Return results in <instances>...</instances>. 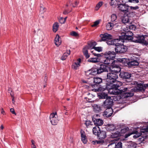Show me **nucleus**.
Listing matches in <instances>:
<instances>
[{"label": "nucleus", "instance_id": "22", "mask_svg": "<svg viewBox=\"0 0 148 148\" xmlns=\"http://www.w3.org/2000/svg\"><path fill=\"white\" fill-rule=\"evenodd\" d=\"M81 134V139L83 143L84 144L86 143L87 140L85 135V132L82 130H81L80 131Z\"/></svg>", "mask_w": 148, "mask_h": 148}, {"label": "nucleus", "instance_id": "58", "mask_svg": "<svg viewBox=\"0 0 148 148\" xmlns=\"http://www.w3.org/2000/svg\"><path fill=\"white\" fill-rule=\"evenodd\" d=\"M31 142L32 143V145H35V142L33 140H31Z\"/></svg>", "mask_w": 148, "mask_h": 148}, {"label": "nucleus", "instance_id": "59", "mask_svg": "<svg viewBox=\"0 0 148 148\" xmlns=\"http://www.w3.org/2000/svg\"><path fill=\"white\" fill-rule=\"evenodd\" d=\"M31 147L32 148H36L35 145H32Z\"/></svg>", "mask_w": 148, "mask_h": 148}, {"label": "nucleus", "instance_id": "47", "mask_svg": "<svg viewBox=\"0 0 148 148\" xmlns=\"http://www.w3.org/2000/svg\"><path fill=\"white\" fill-rule=\"evenodd\" d=\"M59 22L61 23H64L65 22V20L64 19V18L63 17H60L58 19Z\"/></svg>", "mask_w": 148, "mask_h": 148}, {"label": "nucleus", "instance_id": "57", "mask_svg": "<svg viewBox=\"0 0 148 148\" xmlns=\"http://www.w3.org/2000/svg\"><path fill=\"white\" fill-rule=\"evenodd\" d=\"M123 0H117L120 3H123L124 1Z\"/></svg>", "mask_w": 148, "mask_h": 148}, {"label": "nucleus", "instance_id": "12", "mask_svg": "<svg viewBox=\"0 0 148 148\" xmlns=\"http://www.w3.org/2000/svg\"><path fill=\"white\" fill-rule=\"evenodd\" d=\"M50 120L52 125H56L57 124L58 119L56 112L53 113L51 114L50 116Z\"/></svg>", "mask_w": 148, "mask_h": 148}, {"label": "nucleus", "instance_id": "23", "mask_svg": "<svg viewBox=\"0 0 148 148\" xmlns=\"http://www.w3.org/2000/svg\"><path fill=\"white\" fill-rule=\"evenodd\" d=\"M119 38L118 39H114L113 40H112V39H109V40H107V44L109 45H113L116 46V45L117 43L119 42Z\"/></svg>", "mask_w": 148, "mask_h": 148}, {"label": "nucleus", "instance_id": "56", "mask_svg": "<svg viewBox=\"0 0 148 148\" xmlns=\"http://www.w3.org/2000/svg\"><path fill=\"white\" fill-rule=\"evenodd\" d=\"M1 113L2 114H4V113H5V111L3 109V108H1Z\"/></svg>", "mask_w": 148, "mask_h": 148}, {"label": "nucleus", "instance_id": "61", "mask_svg": "<svg viewBox=\"0 0 148 148\" xmlns=\"http://www.w3.org/2000/svg\"><path fill=\"white\" fill-rule=\"evenodd\" d=\"M110 5L111 6H112L114 5H115L114 3H113V2H112V1H111V2H110Z\"/></svg>", "mask_w": 148, "mask_h": 148}, {"label": "nucleus", "instance_id": "40", "mask_svg": "<svg viewBox=\"0 0 148 148\" xmlns=\"http://www.w3.org/2000/svg\"><path fill=\"white\" fill-rule=\"evenodd\" d=\"M117 18V16L115 14H113L112 15L111 19V21L112 22H116V21Z\"/></svg>", "mask_w": 148, "mask_h": 148}, {"label": "nucleus", "instance_id": "2", "mask_svg": "<svg viewBox=\"0 0 148 148\" xmlns=\"http://www.w3.org/2000/svg\"><path fill=\"white\" fill-rule=\"evenodd\" d=\"M97 44L96 42L95 41L90 42L88 43L87 45L83 49V53L86 58H88L90 57V55L88 53V49H90V52L95 56L98 57H101L102 56L101 54L95 53L94 51L93 50Z\"/></svg>", "mask_w": 148, "mask_h": 148}, {"label": "nucleus", "instance_id": "62", "mask_svg": "<svg viewBox=\"0 0 148 148\" xmlns=\"http://www.w3.org/2000/svg\"><path fill=\"white\" fill-rule=\"evenodd\" d=\"M67 13H68L66 11H64L63 12V13L64 14H66Z\"/></svg>", "mask_w": 148, "mask_h": 148}, {"label": "nucleus", "instance_id": "64", "mask_svg": "<svg viewBox=\"0 0 148 148\" xmlns=\"http://www.w3.org/2000/svg\"><path fill=\"white\" fill-rule=\"evenodd\" d=\"M11 91L12 92V90H11V88H9V91Z\"/></svg>", "mask_w": 148, "mask_h": 148}, {"label": "nucleus", "instance_id": "37", "mask_svg": "<svg viewBox=\"0 0 148 148\" xmlns=\"http://www.w3.org/2000/svg\"><path fill=\"white\" fill-rule=\"evenodd\" d=\"M70 53V50L68 51L67 52L64 53L62 56L61 59L62 60H65Z\"/></svg>", "mask_w": 148, "mask_h": 148}, {"label": "nucleus", "instance_id": "16", "mask_svg": "<svg viewBox=\"0 0 148 148\" xmlns=\"http://www.w3.org/2000/svg\"><path fill=\"white\" fill-rule=\"evenodd\" d=\"M131 73L127 72H121L119 74V76L124 79H129L131 77Z\"/></svg>", "mask_w": 148, "mask_h": 148}, {"label": "nucleus", "instance_id": "3", "mask_svg": "<svg viewBox=\"0 0 148 148\" xmlns=\"http://www.w3.org/2000/svg\"><path fill=\"white\" fill-rule=\"evenodd\" d=\"M105 58L101 62L105 64H109L111 66L114 63L116 62V60H114L116 56V53L113 51H109L105 52L104 54Z\"/></svg>", "mask_w": 148, "mask_h": 148}, {"label": "nucleus", "instance_id": "55", "mask_svg": "<svg viewBox=\"0 0 148 148\" xmlns=\"http://www.w3.org/2000/svg\"><path fill=\"white\" fill-rule=\"evenodd\" d=\"M10 95H11L12 97V103H14V102H15L14 100V97L13 96V95H12V93H10Z\"/></svg>", "mask_w": 148, "mask_h": 148}, {"label": "nucleus", "instance_id": "33", "mask_svg": "<svg viewBox=\"0 0 148 148\" xmlns=\"http://www.w3.org/2000/svg\"><path fill=\"white\" fill-rule=\"evenodd\" d=\"M138 64L137 61L134 60L129 62L127 64L129 66L131 67L133 66H137L138 65Z\"/></svg>", "mask_w": 148, "mask_h": 148}, {"label": "nucleus", "instance_id": "28", "mask_svg": "<svg viewBox=\"0 0 148 148\" xmlns=\"http://www.w3.org/2000/svg\"><path fill=\"white\" fill-rule=\"evenodd\" d=\"M61 38L58 35H57L54 40V42L56 45L57 46L60 45L61 43Z\"/></svg>", "mask_w": 148, "mask_h": 148}, {"label": "nucleus", "instance_id": "17", "mask_svg": "<svg viewBox=\"0 0 148 148\" xmlns=\"http://www.w3.org/2000/svg\"><path fill=\"white\" fill-rule=\"evenodd\" d=\"M106 108L107 109L106 110L103 114V116L104 117H109L112 115L113 111L111 108Z\"/></svg>", "mask_w": 148, "mask_h": 148}, {"label": "nucleus", "instance_id": "52", "mask_svg": "<svg viewBox=\"0 0 148 148\" xmlns=\"http://www.w3.org/2000/svg\"><path fill=\"white\" fill-rule=\"evenodd\" d=\"M90 121H86L85 124L87 127H88L90 124Z\"/></svg>", "mask_w": 148, "mask_h": 148}, {"label": "nucleus", "instance_id": "42", "mask_svg": "<svg viewBox=\"0 0 148 148\" xmlns=\"http://www.w3.org/2000/svg\"><path fill=\"white\" fill-rule=\"evenodd\" d=\"M126 29H128V30L130 31L131 30H135L136 29V27L134 25H132L130 26H128L126 27Z\"/></svg>", "mask_w": 148, "mask_h": 148}, {"label": "nucleus", "instance_id": "26", "mask_svg": "<svg viewBox=\"0 0 148 148\" xmlns=\"http://www.w3.org/2000/svg\"><path fill=\"white\" fill-rule=\"evenodd\" d=\"M106 129L109 131H113L116 129V126L113 124H108L106 126Z\"/></svg>", "mask_w": 148, "mask_h": 148}, {"label": "nucleus", "instance_id": "48", "mask_svg": "<svg viewBox=\"0 0 148 148\" xmlns=\"http://www.w3.org/2000/svg\"><path fill=\"white\" fill-rule=\"evenodd\" d=\"M99 23V21H97L94 22V24L91 25L92 27H95Z\"/></svg>", "mask_w": 148, "mask_h": 148}, {"label": "nucleus", "instance_id": "8", "mask_svg": "<svg viewBox=\"0 0 148 148\" xmlns=\"http://www.w3.org/2000/svg\"><path fill=\"white\" fill-rule=\"evenodd\" d=\"M148 132V127L147 126L145 128L141 129L140 130V132H138L137 131H136L135 132H131L126 134L125 135V138H126L128 136H130V135L133 134H135L133 136V137L135 138H136L139 137L141 136V133H144L145 132Z\"/></svg>", "mask_w": 148, "mask_h": 148}, {"label": "nucleus", "instance_id": "7", "mask_svg": "<svg viewBox=\"0 0 148 148\" xmlns=\"http://www.w3.org/2000/svg\"><path fill=\"white\" fill-rule=\"evenodd\" d=\"M115 51L117 53H122L125 52L127 50V47L123 44L118 42L116 45Z\"/></svg>", "mask_w": 148, "mask_h": 148}, {"label": "nucleus", "instance_id": "63", "mask_svg": "<svg viewBox=\"0 0 148 148\" xmlns=\"http://www.w3.org/2000/svg\"><path fill=\"white\" fill-rule=\"evenodd\" d=\"M67 18V17H65L64 18V20H65V21H66V20Z\"/></svg>", "mask_w": 148, "mask_h": 148}, {"label": "nucleus", "instance_id": "5", "mask_svg": "<svg viewBox=\"0 0 148 148\" xmlns=\"http://www.w3.org/2000/svg\"><path fill=\"white\" fill-rule=\"evenodd\" d=\"M126 61L125 58H118L117 59L116 63H114L111 65L112 69L111 71L113 73L117 74L119 72L121 71V69L119 66L118 64V62H121L123 63Z\"/></svg>", "mask_w": 148, "mask_h": 148}, {"label": "nucleus", "instance_id": "27", "mask_svg": "<svg viewBox=\"0 0 148 148\" xmlns=\"http://www.w3.org/2000/svg\"><path fill=\"white\" fill-rule=\"evenodd\" d=\"M34 33L37 34L40 38L43 39V37L44 36V34L42 30L40 29H38L37 31L35 30Z\"/></svg>", "mask_w": 148, "mask_h": 148}, {"label": "nucleus", "instance_id": "39", "mask_svg": "<svg viewBox=\"0 0 148 148\" xmlns=\"http://www.w3.org/2000/svg\"><path fill=\"white\" fill-rule=\"evenodd\" d=\"M102 47H94V49L93 50L95 52V51H96L99 52L102 51Z\"/></svg>", "mask_w": 148, "mask_h": 148}, {"label": "nucleus", "instance_id": "18", "mask_svg": "<svg viewBox=\"0 0 148 148\" xmlns=\"http://www.w3.org/2000/svg\"><path fill=\"white\" fill-rule=\"evenodd\" d=\"M81 59L79 58L77 59L75 62L73 63L72 65L71 68L74 70H77L79 69L81 62Z\"/></svg>", "mask_w": 148, "mask_h": 148}, {"label": "nucleus", "instance_id": "35", "mask_svg": "<svg viewBox=\"0 0 148 148\" xmlns=\"http://www.w3.org/2000/svg\"><path fill=\"white\" fill-rule=\"evenodd\" d=\"M59 27L58 23L55 22L53 25V31L54 32H56L58 30Z\"/></svg>", "mask_w": 148, "mask_h": 148}, {"label": "nucleus", "instance_id": "36", "mask_svg": "<svg viewBox=\"0 0 148 148\" xmlns=\"http://www.w3.org/2000/svg\"><path fill=\"white\" fill-rule=\"evenodd\" d=\"M114 24L111 22H109L106 25V29L108 30H111L113 27Z\"/></svg>", "mask_w": 148, "mask_h": 148}, {"label": "nucleus", "instance_id": "24", "mask_svg": "<svg viewBox=\"0 0 148 148\" xmlns=\"http://www.w3.org/2000/svg\"><path fill=\"white\" fill-rule=\"evenodd\" d=\"M99 139L102 140L105 138L106 136V133L105 131H100L98 133V135H97Z\"/></svg>", "mask_w": 148, "mask_h": 148}, {"label": "nucleus", "instance_id": "32", "mask_svg": "<svg viewBox=\"0 0 148 148\" xmlns=\"http://www.w3.org/2000/svg\"><path fill=\"white\" fill-rule=\"evenodd\" d=\"M100 131L99 127L98 126H95L92 129L93 133L95 135H98V133Z\"/></svg>", "mask_w": 148, "mask_h": 148}, {"label": "nucleus", "instance_id": "60", "mask_svg": "<svg viewBox=\"0 0 148 148\" xmlns=\"http://www.w3.org/2000/svg\"><path fill=\"white\" fill-rule=\"evenodd\" d=\"M0 129L1 130H3L4 128L3 126V125H1V126L0 127Z\"/></svg>", "mask_w": 148, "mask_h": 148}, {"label": "nucleus", "instance_id": "11", "mask_svg": "<svg viewBox=\"0 0 148 148\" xmlns=\"http://www.w3.org/2000/svg\"><path fill=\"white\" fill-rule=\"evenodd\" d=\"M117 75L112 71H110L107 73V79L110 80V83L114 82L118 78Z\"/></svg>", "mask_w": 148, "mask_h": 148}, {"label": "nucleus", "instance_id": "29", "mask_svg": "<svg viewBox=\"0 0 148 148\" xmlns=\"http://www.w3.org/2000/svg\"><path fill=\"white\" fill-rule=\"evenodd\" d=\"M121 21L123 23H128L129 22V20L128 16L126 15H124L121 17Z\"/></svg>", "mask_w": 148, "mask_h": 148}, {"label": "nucleus", "instance_id": "34", "mask_svg": "<svg viewBox=\"0 0 148 148\" xmlns=\"http://www.w3.org/2000/svg\"><path fill=\"white\" fill-rule=\"evenodd\" d=\"M93 81L95 84H99L102 82V79L101 78L96 77L94 78Z\"/></svg>", "mask_w": 148, "mask_h": 148}, {"label": "nucleus", "instance_id": "31", "mask_svg": "<svg viewBox=\"0 0 148 148\" xmlns=\"http://www.w3.org/2000/svg\"><path fill=\"white\" fill-rule=\"evenodd\" d=\"M99 57L97 58H91L88 59L87 61L88 62L93 63H96L99 62Z\"/></svg>", "mask_w": 148, "mask_h": 148}, {"label": "nucleus", "instance_id": "51", "mask_svg": "<svg viewBox=\"0 0 148 148\" xmlns=\"http://www.w3.org/2000/svg\"><path fill=\"white\" fill-rule=\"evenodd\" d=\"M79 1H76L75 2L74 4H72V6L74 7H76L78 5V4L79 3Z\"/></svg>", "mask_w": 148, "mask_h": 148}, {"label": "nucleus", "instance_id": "4", "mask_svg": "<svg viewBox=\"0 0 148 148\" xmlns=\"http://www.w3.org/2000/svg\"><path fill=\"white\" fill-rule=\"evenodd\" d=\"M108 67L106 65L101 64L100 66L98 68L92 69L90 71L86 72V75H87L89 74L92 75H96L97 74H100L103 72L108 71Z\"/></svg>", "mask_w": 148, "mask_h": 148}, {"label": "nucleus", "instance_id": "38", "mask_svg": "<svg viewBox=\"0 0 148 148\" xmlns=\"http://www.w3.org/2000/svg\"><path fill=\"white\" fill-rule=\"evenodd\" d=\"M94 110L96 112H99L101 110V108L99 106L95 105L94 106Z\"/></svg>", "mask_w": 148, "mask_h": 148}, {"label": "nucleus", "instance_id": "6", "mask_svg": "<svg viewBox=\"0 0 148 148\" xmlns=\"http://www.w3.org/2000/svg\"><path fill=\"white\" fill-rule=\"evenodd\" d=\"M147 36L137 35L134 36L133 38V41L136 43H143L145 45H147V42L145 40V38Z\"/></svg>", "mask_w": 148, "mask_h": 148}, {"label": "nucleus", "instance_id": "1", "mask_svg": "<svg viewBox=\"0 0 148 148\" xmlns=\"http://www.w3.org/2000/svg\"><path fill=\"white\" fill-rule=\"evenodd\" d=\"M132 85L126 86L124 87L121 88L120 89L118 88H112L107 89L109 93L112 95H118L120 94L124 98L131 97L134 95L133 92L144 91V87L143 84H138L137 87L131 89Z\"/></svg>", "mask_w": 148, "mask_h": 148}, {"label": "nucleus", "instance_id": "30", "mask_svg": "<svg viewBox=\"0 0 148 148\" xmlns=\"http://www.w3.org/2000/svg\"><path fill=\"white\" fill-rule=\"evenodd\" d=\"M127 145V148H136V144L132 141L128 142Z\"/></svg>", "mask_w": 148, "mask_h": 148}, {"label": "nucleus", "instance_id": "43", "mask_svg": "<svg viewBox=\"0 0 148 148\" xmlns=\"http://www.w3.org/2000/svg\"><path fill=\"white\" fill-rule=\"evenodd\" d=\"M114 144H115L114 145L115 148H122V145L121 142H119L117 144L115 143Z\"/></svg>", "mask_w": 148, "mask_h": 148}, {"label": "nucleus", "instance_id": "13", "mask_svg": "<svg viewBox=\"0 0 148 148\" xmlns=\"http://www.w3.org/2000/svg\"><path fill=\"white\" fill-rule=\"evenodd\" d=\"M107 88H106V86L105 88L100 87L97 90L98 91H102L101 92L99 93V96L100 99H104L108 97L107 96V94L106 92H105L104 91L107 90Z\"/></svg>", "mask_w": 148, "mask_h": 148}, {"label": "nucleus", "instance_id": "9", "mask_svg": "<svg viewBox=\"0 0 148 148\" xmlns=\"http://www.w3.org/2000/svg\"><path fill=\"white\" fill-rule=\"evenodd\" d=\"M122 84V83L116 79L114 82L107 83L106 84V88L107 89H110L112 88H118Z\"/></svg>", "mask_w": 148, "mask_h": 148}, {"label": "nucleus", "instance_id": "54", "mask_svg": "<svg viewBox=\"0 0 148 148\" xmlns=\"http://www.w3.org/2000/svg\"><path fill=\"white\" fill-rule=\"evenodd\" d=\"M94 143H95V144L96 143H97V144H100V143H102L103 141H97V140H96L95 141H94Z\"/></svg>", "mask_w": 148, "mask_h": 148}, {"label": "nucleus", "instance_id": "41", "mask_svg": "<svg viewBox=\"0 0 148 148\" xmlns=\"http://www.w3.org/2000/svg\"><path fill=\"white\" fill-rule=\"evenodd\" d=\"M103 3L102 1L99 2L96 5L95 7V10H97L102 5Z\"/></svg>", "mask_w": 148, "mask_h": 148}, {"label": "nucleus", "instance_id": "50", "mask_svg": "<svg viewBox=\"0 0 148 148\" xmlns=\"http://www.w3.org/2000/svg\"><path fill=\"white\" fill-rule=\"evenodd\" d=\"M128 1L130 3H138L139 2L138 0H128Z\"/></svg>", "mask_w": 148, "mask_h": 148}, {"label": "nucleus", "instance_id": "20", "mask_svg": "<svg viewBox=\"0 0 148 148\" xmlns=\"http://www.w3.org/2000/svg\"><path fill=\"white\" fill-rule=\"evenodd\" d=\"M100 37L101 38V40L103 41H106L109 40L111 39H112V36L108 34H101L100 35Z\"/></svg>", "mask_w": 148, "mask_h": 148}, {"label": "nucleus", "instance_id": "21", "mask_svg": "<svg viewBox=\"0 0 148 148\" xmlns=\"http://www.w3.org/2000/svg\"><path fill=\"white\" fill-rule=\"evenodd\" d=\"M95 116H94L92 117V120L93 121L94 124L97 125L101 126L102 125L103 123V121L100 119H96L95 117Z\"/></svg>", "mask_w": 148, "mask_h": 148}, {"label": "nucleus", "instance_id": "45", "mask_svg": "<svg viewBox=\"0 0 148 148\" xmlns=\"http://www.w3.org/2000/svg\"><path fill=\"white\" fill-rule=\"evenodd\" d=\"M129 128L128 127H126L121 129V132H120L121 134H124L126 133L127 131L128 130Z\"/></svg>", "mask_w": 148, "mask_h": 148}, {"label": "nucleus", "instance_id": "15", "mask_svg": "<svg viewBox=\"0 0 148 148\" xmlns=\"http://www.w3.org/2000/svg\"><path fill=\"white\" fill-rule=\"evenodd\" d=\"M113 100L110 97H107L105 101L103 102V106L104 107L107 108H111L113 104Z\"/></svg>", "mask_w": 148, "mask_h": 148}, {"label": "nucleus", "instance_id": "10", "mask_svg": "<svg viewBox=\"0 0 148 148\" xmlns=\"http://www.w3.org/2000/svg\"><path fill=\"white\" fill-rule=\"evenodd\" d=\"M121 136V134L120 132L118 131L116 132H115L113 133H111L109 135V137L112 138H115L112 140L110 143V144L108 145V146H110L112 145H114L116 141L117 140V138Z\"/></svg>", "mask_w": 148, "mask_h": 148}, {"label": "nucleus", "instance_id": "49", "mask_svg": "<svg viewBox=\"0 0 148 148\" xmlns=\"http://www.w3.org/2000/svg\"><path fill=\"white\" fill-rule=\"evenodd\" d=\"M130 9L131 10H135L139 8V7L138 6H136L135 7H132V6H129Z\"/></svg>", "mask_w": 148, "mask_h": 148}, {"label": "nucleus", "instance_id": "53", "mask_svg": "<svg viewBox=\"0 0 148 148\" xmlns=\"http://www.w3.org/2000/svg\"><path fill=\"white\" fill-rule=\"evenodd\" d=\"M10 111L11 112L12 114H15V115H16V114L14 110V109L12 108H11L10 109Z\"/></svg>", "mask_w": 148, "mask_h": 148}, {"label": "nucleus", "instance_id": "46", "mask_svg": "<svg viewBox=\"0 0 148 148\" xmlns=\"http://www.w3.org/2000/svg\"><path fill=\"white\" fill-rule=\"evenodd\" d=\"M70 34L72 36L76 37L78 36V34L75 31L71 32H70Z\"/></svg>", "mask_w": 148, "mask_h": 148}, {"label": "nucleus", "instance_id": "25", "mask_svg": "<svg viewBox=\"0 0 148 148\" xmlns=\"http://www.w3.org/2000/svg\"><path fill=\"white\" fill-rule=\"evenodd\" d=\"M124 32L121 33V35L123 34L126 35H128L130 36H132L133 35V33L132 32L128 29H126L125 28L123 29Z\"/></svg>", "mask_w": 148, "mask_h": 148}, {"label": "nucleus", "instance_id": "19", "mask_svg": "<svg viewBox=\"0 0 148 148\" xmlns=\"http://www.w3.org/2000/svg\"><path fill=\"white\" fill-rule=\"evenodd\" d=\"M133 37L132 36L123 34H121V35L119 36V41L123 42H124V40H132V38L133 39Z\"/></svg>", "mask_w": 148, "mask_h": 148}, {"label": "nucleus", "instance_id": "14", "mask_svg": "<svg viewBox=\"0 0 148 148\" xmlns=\"http://www.w3.org/2000/svg\"><path fill=\"white\" fill-rule=\"evenodd\" d=\"M119 10L124 13H126L128 12V8L129 7L125 3H120L117 4Z\"/></svg>", "mask_w": 148, "mask_h": 148}, {"label": "nucleus", "instance_id": "44", "mask_svg": "<svg viewBox=\"0 0 148 148\" xmlns=\"http://www.w3.org/2000/svg\"><path fill=\"white\" fill-rule=\"evenodd\" d=\"M46 10L45 8L42 5L40 6V12L41 14H43L46 12Z\"/></svg>", "mask_w": 148, "mask_h": 148}]
</instances>
